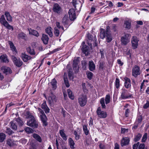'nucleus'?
<instances>
[{
  "mask_svg": "<svg viewBox=\"0 0 149 149\" xmlns=\"http://www.w3.org/2000/svg\"><path fill=\"white\" fill-rule=\"evenodd\" d=\"M0 23L9 30L11 29L12 30H13V26L10 25L6 20L3 15H2L0 18Z\"/></svg>",
  "mask_w": 149,
  "mask_h": 149,
  "instance_id": "4",
  "label": "nucleus"
},
{
  "mask_svg": "<svg viewBox=\"0 0 149 149\" xmlns=\"http://www.w3.org/2000/svg\"><path fill=\"white\" fill-rule=\"evenodd\" d=\"M117 7H119L123 6V4L122 3L118 2L117 3Z\"/></svg>",
  "mask_w": 149,
  "mask_h": 149,
  "instance_id": "61",
  "label": "nucleus"
},
{
  "mask_svg": "<svg viewBox=\"0 0 149 149\" xmlns=\"http://www.w3.org/2000/svg\"><path fill=\"white\" fill-rule=\"evenodd\" d=\"M138 120V123H139L141 122L142 120V117L141 116H140L137 119V120Z\"/></svg>",
  "mask_w": 149,
  "mask_h": 149,
  "instance_id": "64",
  "label": "nucleus"
},
{
  "mask_svg": "<svg viewBox=\"0 0 149 149\" xmlns=\"http://www.w3.org/2000/svg\"><path fill=\"white\" fill-rule=\"evenodd\" d=\"M21 57L23 61L24 62H27L28 60L31 59V58L30 56L26 55L25 53H22Z\"/></svg>",
  "mask_w": 149,
  "mask_h": 149,
  "instance_id": "20",
  "label": "nucleus"
},
{
  "mask_svg": "<svg viewBox=\"0 0 149 149\" xmlns=\"http://www.w3.org/2000/svg\"><path fill=\"white\" fill-rule=\"evenodd\" d=\"M139 144V142H138L137 143L134 144L133 146V149H137L138 147Z\"/></svg>",
  "mask_w": 149,
  "mask_h": 149,
  "instance_id": "56",
  "label": "nucleus"
},
{
  "mask_svg": "<svg viewBox=\"0 0 149 149\" xmlns=\"http://www.w3.org/2000/svg\"><path fill=\"white\" fill-rule=\"evenodd\" d=\"M100 102L101 104L102 108L105 109L106 106L105 104L104 99V98H102L100 99Z\"/></svg>",
  "mask_w": 149,
  "mask_h": 149,
  "instance_id": "40",
  "label": "nucleus"
},
{
  "mask_svg": "<svg viewBox=\"0 0 149 149\" xmlns=\"http://www.w3.org/2000/svg\"><path fill=\"white\" fill-rule=\"evenodd\" d=\"M68 21L69 19L68 16L65 15L63 19V23L65 26L68 24Z\"/></svg>",
  "mask_w": 149,
  "mask_h": 149,
  "instance_id": "35",
  "label": "nucleus"
},
{
  "mask_svg": "<svg viewBox=\"0 0 149 149\" xmlns=\"http://www.w3.org/2000/svg\"><path fill=\"white\" fill-rule=\"evenodd\" d=\"M109 27V26L107 27L106 32L104 29H101L100 33L101 38L103 39L106 37V41L108 42H110L112 40V36L108 29Z\"/></svg>",
  "mask_w": 149,
  "mask_h": 149,
  "instance_id": "1",
  "label": "nucleus"
},
{
  "mask_svg": "<svg viewBox=\"0 0 149 149\" xmlns=\"http://www.w3.org/2000/svg\"><path fill=\"white\" fill-rule=\"evenodd\" d=\"M140 73V68L137 65H135L132 69V75L136 77Z\"/></svg>",
  "mask_w": 149,
  "mask_h": 149,
  "instance_id": "9",
  "label": "nucleus"
},
{
  "mask_svg": "<svg viewBox=\"0 0 149 149\" xmlns=\"http://www.w3.org/2000/svg\"><path fill=\"white\" fill-rule=\"evenodd\" d=\"M8 43L10 45L11 49L13 52H16L17 51L13 43L10 41H9Z\"/></svg>",
  "mask_w": 149,
  "mask_h": 149,
  "instance_id": "32",
  "label": "nucleus"
},
{
  "mask_svg": "<svg viewBox=\"0 0 149 149\" xmlns=\"http://www.w3.org/2000/svg\"><path fill=\"white\" fill-rule=\"evenodd\" d=\"M97 113L98 116L100 118H104L107 116L106 112L102 111L100 107H98L97 111Z\"/></svg>",
  "mask_w": 149,
  "mask_h": 149,
  "instance_id": "10",
  "label": "nucleus"
},
{
  "mask_svg": "<svg viewBox=\"0 0 149 149\" xmlns=\"http://www.w3.org/2000/svg\"><path fill=\"white\" fill-rule=\"evenodd\" d=\"M130 141L129 138L128 137H123L121 140V145L122 146L128 144Z\"/></svg>",
  "mask_w": 149,
  "mask_h": 149,
  "instance_id": "18",
  "label": "nucleus"
},
{
  "mask_svg": "<svg viewBox=\"0 0 149 149\" xmlns=\"http://www.w3.org/2000/svg\"><path fill=\"white\" fill-rule=\"evenodd\" d=\"M146 87L145 84L143 82L141 84V89H142L143 88H145Z\"/></svg>",
  "mask_w": 149,
  "mask_h": 149,
  "instance_id": "59",
  "label": "nucleus"
},
{
  "mask_svg": "<svg viewBox=\"0 0 149 149\" xmlns=\"http://www.w3.org/2000/svg\"><path fill=\"white\" fill-rule=\"evenodd\" d=\"M127 129H125L124 128H121V132L122 133H124L125 132H127Z\"/></svg>",
  "mask_w": 149,
  "mask_h": 149,
  "instance_id": "62",
  "label": "nucleus"
},
{
  "mask_svg": "<svg viewBox=\"0 0 149 149\" xmlns=\"http://www.w3.org/2000/svg\"><path fill=\"white\" fill-rule=\"evenodd\" d=\"M110 101V96L109 94L107 95L105 98V103L107 104L109 103Z\"/></svg>",
  "mask_w": 149,
  "mask_h": 149,
  "instance_id": "43",
  "label": "nucleus"
},
{
  "mask_svg": "<svg viewBox=\"0 0 149 149\" xmlns=\"http://www.w3.org/2000/svg\"><path fill=\"white\" fill-rule=\"evenodd\" d=\"M33 137L40 142L42 141V139L41 137L36 134H34L33 135Z\"/></svg>",
  "mask_w": 149,
  "mask_h": 149,
  "instance_id": "34",
  "label": "nucleus"
},
{
  "mask_svg": "<svg viewBox=\"0 0 149 149\" xmlns=\"http://www.w3.org/2000/svg\"><path fill=\"white\" fill-rule=\"evenodd\" d=\"M141 136L142 135L141 134H138L134 139L135 141H138L140 139Z\"/></svg>",
  "mask_w": 149,
  "mask_h": 149,
  "instance_id": "50",
  "label": "nucleus"
},
{
  "mask_svg": "<svg viewBox=\"0 0 149 149\" xmlns=\"http://www.w3.org/2000/svg\"><path fill=\"white\" fill-rule=\"evenodd\" d=\"M38 110L39 112L38 114L42 121L43 126H46L47 125V118L43 111L40 108H38Z\"/></svg>",
  "mask_w": 149,
  "mask_h": 149,
  "instance_id": "3",
  "label": "nucleus"
},
{
  "mask_svg": "<svg viewBox=\"0 0 149 149\" xmlns=\"http://www.w3.org/2000/svg\"><path fill=\"white\" fill-rule=\"evenodd\" d=\"M6 136L3 132L0 133V142H3L6 139Z\"/></svg>",
  "mask_w": 149,
  "mask_h": 149,
  "instance_id": "33",
  "label": "nucleus"
},
{
  "mask_svg": "<svg viewBox=\"0 0 149 149\" xmlns=\"http://www.w3.org/2000/svg\"><path fill=\"white\" fill-rule=\"evenodd\" d=\"M100 51L101 55L102 58H103L104 57V52L103 49H101L100 50Z\"/></svg>",
  "mask_w": 149,
  "mask_h": 149,
  "instance_id": "58",
  "label": "nucleus"
},
{
  "mask_svg": "<svg viewBox=\"0 0 149 149\" xmlns=\"http://www.w3.org/2000/svg\"><path fill=\"white\" fill-rule=\"evenodd\" d=\"M130 34H126L122 37L121 38V41L122 44L125 45L128 43L130 41Z\"/></svg>",
  "mask_w": 149,
  "mask_h": 149,
  "instance_id": "7",
  "label": "nucleus"
},
{
  "mask_svg": "<svg viewBox=\"0 0 149 149\" xmlns=\"http://www.w3.org/2000/svg\"><path fill=\"white\" fill-rule=\"evenodd\" d=\"M41 39L44 44H47L48 43L49 40V38L47 35L45 34H43Z\"/></svg>",
  "mask_w": 149,
  "mask_h": 149,
  "instance_id": "24",
  "label": "nucleus"
},
{
  "mask_svg": "<svg viewBox=\"0 0 149 149\" xmlns=\"http://www.w3.org/2000/svg\"><path fill=\"white\" fill-rule=\"evenodd\" d=\"M69 98L72 100H73L74 98V96L73 94L72 91L69 89L67 90Z\"/></svg>",
  "mask_w": 149,
  "mask_h": 149,
  "instance_id": "38",
  "label": "nucleus"
},
{
  "mask_svg": "<svg viewBox=\"0 0 149 149\" xmlns=\"http://www.w3.org/2000/svg\"><path fill=\"white\" fill-rule=\"evenodd\" d=\"M26 116V118L30 119L29 121H27V125L34 128L37 127L38 126V124L37 123L34 117L31 114L29 111H27Z\"/></svg>",
  "mask_w": 149,
  "mask_h": 149,
  "instance_id": "2",
  "label": "nucleus"
},
{
  "mask_svg": "<svg viewBox=\"0 0 149 149\" xmlns=\"http://www.w3.org/2000/svg\"><path fill=\"white\" fill-rule=\"evenodd\" d=\"M10 124L11 127L13 129L15 130H16L17 129V127L16 125V122L15 120L10 122Z\"/></svg>",
  "mask_w": 149,
  "mask_h": 149,
  "instance_id": "27",
  "label": "nucleus"
},
{
  "mask_svg": "<svg viewBox=\"0 0 149 149\" xmlns=\"http://www.w3.org/2000/svg\"><path fill=\"white\" fill-rule=\"evenodd\" d=\"M63 30L61 31L59 29H58L57 27H55L54 28V33L56 36H58L60 34V32L61 33V32H63Z\"/></svg>",
  "mask_w": 149,
  "mask_h": 149,
  "instance_id": "30",
  "label": "nucleus"
},
{
  "mask_svg": "<svg viewBox=\"0 0 149 149\" xmlns=\"http://www.w3.org/2000/svg\"><path fill=\"white\" fill-rule=\"evenodd\" d=\"M12 59L15 64L18 67H20L23 64L22 62L19 59H17V58L14 56H12Z\"/></svg>",
  "mask_w": 149,
  "mask_h": 149,
  "instance_id": "11",
  "label": "nucleus"
},
{
  "mask_svg": "<svg viewBox=\"0 0 149 149\" xmlns=\"http://www.w3.org/2000/svg\"><path fill=\"white\" fill-rule=\"evenodd\" d=\"M86 96L83 95L80 96L78 99V101L81 106H84L86 105L87 102Z\"/></svg>",
  "mask_w": 149,
  "mask_h": 149,
  "instance_id": "6",
  "label": "nucleus"
},
{
  "mask_svg": "<svg viewBox=\"0 0 149 149\" xmlns=\"http://www.w3.org/2000/svg\"><path fill=\"white\" fill-rule=\"evenodd\" d=\"M26 36V34L23 32H21L19 33L17 36L18 38L20 39H24Z\"/></svg>",
  "mask_w": 149,
  "mask_h": 149,
  "instance_id": "39",
  "label": "nucleus"
},
{
  "mask_svg": "<svg viewBox=\"0 0 149 149\" xmlns=\"http://www.w3.org/2000/svg\"><path fill=\"white\" fill-rule=\"evenodd\" d=\"M6 132L9 135H11L13 133V132L10 129L8 128H7Z\"/></svg>",
  "mask_w": 149,
  "mask_h": 149,
  "instance_id": "48",
  "label": "nucleus"
},
{
  "mask_svg": "<svg viewBox=\"0 0 149 149\" xmlns=\"http://www.w3.org/2000/svg\"><path fill=\"white\" fill-rule=\"evenodd\" d=\"M149 107V101H147V102L144 105L143 107L144 109H146Z\"/></svg>",
  "mask_w": 149,
  "mask_h": 149,
  "instance_id": "55",
  "label": "nucleus"
},
{
  "mask_svg": "<svg viewBox=\"0 0 149 149\" xmlns=\"http://www.w3.org/2000/svg\"><path fill=\"white\" fill-rule=\"evenodd\" d=\"M16 121V123L17 122L18 124L19 125V126H22V125L23 124V122L20 119V118H18L15 119Z\"/></svg>",
  "mask_w": 149,
  "mask_h": 149,
  "instance_id": "46",
  "label": "nucleus"
},
{
  "mask_svg": "<svg viewBox=\"0 0 149 149\" xmlns=\"http://www.w3.org/2000/svg\"><path fill=\"white\" fill-rule=\"evenodd\" d=\"M6 144L10 147L13 146L14 145V141L10 139H8L6 140Z\"/></svg>",
  "mask_w": 149,
  "mask_h": 149,
  "instance_id": "28",
  "label": "nucleus"
},
{
  "mask_svg": "<svg viewBox=\"0 0 149 149\" xmlns=\"http://www.w3.org/2000/svg\"><path fill=\"white\" fill-rule=\"evenodd\" d=\"M124 24L125 25V28L127 29H130L131 27V23L128 21H125Z\"/></svg>",
  "mask_w": 149,
  "mask_h": 149,
  "instance_id": "41",
  "label": "nucleus"
},
{
  "mask_svg": "<svg viewBox=\"0 0 149 149\" xmlns=\"http://www.w3.org/2000/svg\"><path fill=\"white\" fill-rule=\"evenodd\" d=\"M53 11L57 13H59L61 11V8L57 3L54 4L53 7Z\"/></svg>",
  "mask_w": 149,
  "mask_h": 149,
  "instance_id": "16",
  "label": "nucleus"
},
{
  "mask_svg": "<svg viewBox=\"0 0 149 149\" xmlns=\"http://www.w3.org/2000/svg\"><path fill=\"white\" fill-rule=\"evenodd\" d=\"M115 85L116 87L118 89L120 87V80L118 78H116Z\"/></svg>",
  "mask_w": 149,
  "mask_h": 149,
  "instance_id": "44",
  "label": "nucleus"
},
{
  "mask_svg": "<svg viewBox=\"0 0 149 149\" xmlns=\"http://www.w3.org/2000/svg\"><path fill=\"white\" fill-rule=\"evenodd\" d=\"M56 26L55 27H57L58 29H59L60 30H63V31H64L63 27L60 26V23L59 22H57L56 23Z\"/></svg>",
  "mask_w": 149,
  "mask_h": 149,
  "instance_id": "49",
  "label": "nucleus"
},
{
  "mask_svg": "<svg viewBox=\"0 0 149 149\" xmlns=\"http://www.w3.org/2000/svg\"><path fill=\"white\" fill-rule=\"evenodd\" d=\"M59 132L60 135L63 139L65 140H66L67 139V137L64 133L63 130H60Z\"/></svg>",
  "mask_w": 149,
  "mask_h": 149,
  "instance_id": "36",
  "label": "nucleus"
},
{
  "mask_svg": "<svg viewBox=\"0 0 149 149\" xmlns=\"http://www.w3.org/2000/svg\"><path fill=\"white\" fill-rule=\"evenodd\" d=\"M1 70L6 74L11 73L12 71L10 68L6 66H3L1 68Z\"/></svg>",
  "mask_w": 149,
  "mask_h": 149,
  "instance_id": "17",
  "label": "nucleus"
},
{
  "mask_svg": "<svg viewBox=\"0 0 149 149\" xmlns=\"http://www.w3.org/2000/svg\"><path fill=\"white\" fill-rule=\"evenodd\" d=\"M68 13L69 15L70 19L73 20L76 18V15L75 10L73 9H71L69 10L68 11Z\"/></svg>",
  "mask_w": 149,
  "mask_h": 149,
  "instance_id": "14",
  "label": "nucleus"
},
{
  "mask_svg": "<svg viewBox=\"0 0 149 149\" xmlns=\"http://www.w3.org/2000/svg\"><path fill=\"white\" fill-rule=\"evenodd\" d=\"M41 108L42 109L44 110L46 113H48L49 112L50 109L47 105L46 102H44L42 104Z\"/></svg>",
  "mask_w": 149,
  "mask_h": 149,
  "instance_id": "21",
  "label": "nucleus"
},
{
  "mask_svg": "<svg viewBox=\"0 0 149 149\" xmlns=\"http://www.w3.org/2000/svg\"><path fill=\"white\" fill-rule=\"evenodd\" d=\"M131 95L129 94L127 91L123 89L121 95V97L123 99H126L130 97Z\"/></svg>",
  "mask_w": 149,
  "mask_h": 149,
  "instance_id": "13",
  "label": "nucleus"
},
{
  "mask_svg": "<svg viewBox=\"0 0 149 149\" xmlns=\"http://www.w3.org/2000/svg\"><path fill=\"white\" fill-rule=\"evenodd\" d=\"M0 58L2 61L5 63H8L9 62L8 60L6 54H3L0 57Z\"/></svg>",
  "mask_w": 149,
  "mask_h": 149,
  "instance_id": "25",
  "label": "nucleus"
},
{
  "mask_svg": "<svg viewBox=\"0 0 149 149\" xmlns=\"http://www.w3.org/2000/svg\"><path fill=\"white\" fill-rule=\"evenodd\" d=\"M125 80V86L127 88H130L131 86V81L130 79L126 77H125L124 78Z\"/></svg>",
  "mask_w": 149,
  "mask_h": 149,
  "instance_id": "19",
  "label": "nucleus"
},
{
  "mask_svg": "<svg viewBox=\"0 0 149 149\" xmlns=\"http://www.w3.org/2000/svg\"><path fill=\"white\" fill-rule=\"evenodd\" d=\"M74 134L75 135V139L77 140H78L80 138V133L76 131H74Z\"/></svg>",
  "mask_w": 149,
  "mask_h": 149,
  "instance_id": "45",
  "label": "nucleus"
},
{
  "mask_svg": "<svg viewBox=\"0 0 149 149\" xmlns=\"http://www.w3.org/2000/svg\"><path fill=\"white\" fill-rule=\"evenodd\" d=\"M145 145L143 144H141L139 146L138 149H144Z\"/></svg>",
  "mask_w": 149,
  "mask_h": 149,
  "instance_id": "57",
  "label": "nucleus"
},
{
  "mask_svg": "<svg viewBox=\"0 0 149 149\" xmlns=\"http://www.w3.org/2000/svg\"><path fill=\"white\" fill-rule=\"evenodd\" d=\"M68 143L70 146V148L71 149L74 148V146L75 144V143L72 138H70L68 139Z\"/></svg>",
  "mask_w": 149,
  "mask_h": 149,
  "instance_id": "29",
  "label": "nucleus"
},
{
  "mask_svg": "<svg viewBox=\"0 0 149 149\" xmlns=\"http://www.w3.org/2000/svg\"><path fill=\"white\" fill-rule=\"evenodd\" d=\"M83 131H84L85 134L86 135H88L89 134V131L87 128V126L86 125H83Z\"/></svg>",
  "mask_w": 149,
  "mask_h": 149,
  "instance_id": "42",
  "label": "nucleus"
},
{
  "mask_svg": "<svg viewBox=\"0 0 149 149\" xmlns=\"http://www.w3.org/2000/svg\"><path fill=\"white\" fill-rule=\"evenodd\" d=\"M117 61V63H118V64L122 66L123 65V63L122 62V61H121L120 60V59H118Z\"/></svg>",
  "mask_w": 149,
  "mask_h": 149,
  "instance_id": "60",
  "label": "nucleus"
},
{
  "mask_svg": "<svg viewBox=\"0 0 149 149\" xmlns=\"http://www.w3.org/2000/svg\"><path fill=\"white\" fill-rule=\"evenodd\" d=\"M57 82L55 78L52 79L51 82L49 83V85L51 86L53 90H55L57 88Z\"/></svg>",
  "mask_w": 149,
  "mask_h": 149,
  "instance_id": "15",
  "label": "nucleus"
},
{
  "mask_svg": "<svg viewBox=\"0 0 149 149\" xmlns=\"http://www.w3.org/2000/svg\"><path fill=\"white\" fill-rule=\"evenodd\" d=\"M147 138V134L146 133L144 134L142 137V141L143 142H144L146 141Z\"/></svg>",
  "mask_w": 149,
  "mask_h": 149,
  "instance_id": "53",
  "label": "nucleus"
},
{
  "mask_svg": "<svg viewBox=\"0 0 149 149\" xmlns=\"http://www.w3.org/2000/svg\"><path fill=\"white\" fill-rule=\"evenodd\" d=\"M4 15L5 16L7 20L9 22H12V17L10 15L9 13L6 11L4 12Z\"/></svg>",
  "mask_w": 149,
  "mask_h": 149,
  "instance_id": "23",
  "label": "nucleus"
},
{
  "mask_svg": "<svg viewBox=\"0 0 149 149\" xmlns=\"http://www.w3.org/2000/svg\"><path fill=\"white\" fill-rule=\"evenodd\" d=\"M139 40L136 36H133L131 39V43L132 48L136 49L138 47Z\"/></svg>",
  "mask_w": 149,
  "mask_h": 149,
  "instance_id": "8",
  "label": "nucleus"
},
{
  "mask_svg": "<svg viewBox=\"0 0 149 149\" xmlns=\"http://www.w3.org/2000/svg\"><path fill=\"white\" fill-rule=\"evenodd\" d=\"M27 51L31 54H34V52L33 49H31L30 48H28L27 49Z\"/></svg>",
  "mask_w": 149,
  "mask_h": 149,
  "instance_id": "51",
  "label": "nucleus"
},
{
  "mask_svg": "<svg viewBox=\"0 0 149 149\" xmlns=\"http://www.w3.org/2000/svg\"><path fill=\"white\" fill-rule=\"evenodd\" d=\"M89 68L91 71H93L95 69V65L93 61H90L89 62Z\"/></svg>",
  "mask_w": 149,
  "mask_h": 149,
  "instance_id": "26",
  "label": "nucleus"
},
{
  "mask_svg": "<svg viewBox=\"0 0 149 149\" xmlns=\"http://www.w3.org/2000/svg\"><path fill=\"white\" fill-rule=\"evenodd\" d=\"M114 149H119V146L117 143H116L115 144Z\"/></svg>",
  "mask_w": 149,
  "mask_h": 149,
  "instance_id": "63",
  "label": "nucleus"
},
{
  "mask_svg": "<svg viewBox=\"0 0 149 149\" xmlns=\"http://www.w3.org/2000/svg\"><path fill=\"white\" fill-rule=\"evenodd\" d=\"M79 62V58H77L73 60V68L75 72H78L79 70V66L78 63Z\"/></svg>",
  "mask_w": 149,
  "mask_h": 149,
  "instance_id": "12",
  "label": "nucleus"
},
{
  "mask_svg": "<svg viewBox=\"0 0 149 149\" xmlns=\"http://www.w3.org/2000/svg\"><path fill=\"white\" fill-rule=\"evenodd\" d=\"M93 75V74L91 72H88L87 74L88 78L89 79H91Z\"/></svg>",
  "mask_w": 149,
  "mask_h": 149,
  "instance_id": "52",
  "label": "nucleus"
},
{
  "mask_svg": "<svg viewBox=\"0 0 149 149\" xmlns=\"http://www.w3.org/2000/svg\"><path fill=\"white\" fill-rule=\"evenodd\" d=\"M87 37L88 38V39L89 40H90L91 41L93 38V36H92V35L91 34H90L89 33H88L87 34Z\"/></svg>",
  "mask_w": 149,
  "mask_h": 149,
  "instance_id": "54",
  "label": "nucleus"
},
{
  "mask_svg": "<svg viewBox=\"0 0 149 149\" xmlns=\"http://www.w3.org/2000/svg\"><path fill=\"white\" fill-rule=\"evenodd\" d=\"M52 29L51 27H48L45 29L46 32L51 37H52L53 36Z\"/></svg>",
  "mask_w": 149,
  "mask_h": 149,
  "instance_id": "31",
  "label": "nucleus"
},
{
  "mask_svg": "<svg viewBox=\"0 0 149 149\" xmlns=\"http://www.w3.org/2000/svg\"><path fill=\"white\" fill-rule=\"evenodd\" d=\"M28 30L29 31V34L32 35L36 37H38L39 36L38 33L35 30L32 29L31 28H28Z\"/></svg>",
  "mask_w": 149,
  "mask_h": 149,
  "instance_id": "22",
  "label": "nucleus"
},
{
  "mask_svg": "<svg viewBox=\"0 0 149 149\" xmlns=\"http://www.w3.org/2000/svg\"><path fill=\"white\" fill-rule=\"evenodd\" d=\"M25 130L27 133H32L33 132V130L31 128L27 127L25 129Z\"/></svg>",
  "mask_w": 149,
  "mask_h": 149,
  "instance_id": "47",
  "label": "nucleus"
},
{
  "mask_svg": "<svg viewBox=\"0 0 149 149\" xmlns=\"http://www.w3.org/2000/svg\"><path fill=\"white\" fill-rule=\"evenodd\" d=\"M82 50L83 52L86 55H87L88 53V47L86 45L83 46Z\"/></svg>",
  "mask_w": 149,
  "mask_h": 149,
  "instance_id": "37",
  "label": "nucleus"
},
{
  "mask_svg": "<svg viewBox=\"0 0 149 149\" xmlns=\"http://www.w3.org/2000/svg\"><path fill=\"white\" fill-rule=\"evenodd\" d=\"M57 101V99L55 95L52 93L50 95L48 98V101L49 104L51 106H53Z\"/></svg>",
  "mask_w": 149,
  "mask_h": 149,
  "instance_id": "5",
  "label": "nucleus"
}]
</instances>
